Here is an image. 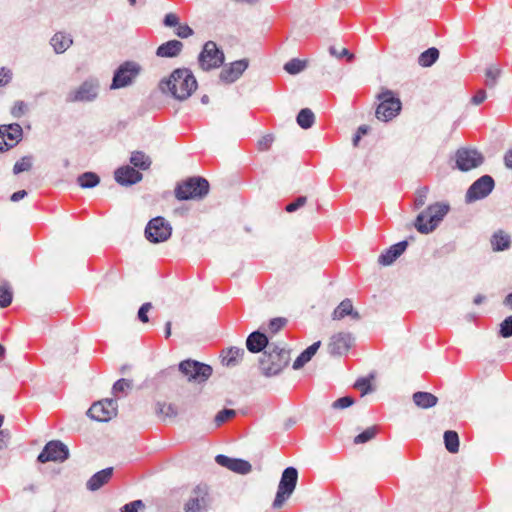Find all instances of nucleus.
<instances>
[{"label":"nucleus","mask_w":512,"mask_h":512,"mask_svg":"<svg viewBox=\"0 0 512 512\" xmlns=\"http://www.w3.org/2000/svg\"><path fill=\"white\" fill-rule=\"evenodd\" d=\"M197 88V81L193 73L187 68L174 70L167 80L160 82L163 93H170L179 101L186 100Z\"/></svg>","instance_id":"obj_1"},{"label":"nucleus","mask_w":512,"mask_h":512,"mask_svg":"<svg viewBox=\"0 0 512 512\" xmlns=\"http://www.w3.org/2000/svg\"><path fill=\"white\" fill-rule=\"evenodd\" d=\"M449 210L450 206L447 203L436 202L431 204L418 214L414 226L418 232L429 234L439 226Z\"/></svg>","instance_id":"obj_2"},{"label":"nucleus","mask_w":512,"mask_h":512,"mask_svg":"<svg viewBox=\"0 0 512 512\" xmlns=\"http://www.w3.org/2000/svg\"><path fill=\"white\" fill-rule=\"evenodd\" d=\"M289 362V352L271 343L260 359V369L267 377L278 375Z\"/></svg>","instance_id":"obj_3"},{"label":"nucleus","mask_w":512,"mask_h":512,"mask_svg":"<svg viewBox=\"0 0 512 512\" xmlns=\"http://www.w3.org/2000/svg\"><path fill=\"white\" fill-rule=\"evenodd\" d=\"M142 71V67L135 61H125L114 71L110 90H118L131 87L135 84Z\"/></svg>","instance_id":"obj_4"},{"label":"nucleus","mask_w":512,"mask_h":512,"mask_svg":"<svg viewBox=\"0 0 512 512\" xmlns=\"http://www.w3.org/2000/svg\"><path fill=\"white\" fill-rule=\"evenodd\" d=\"M209 192V182L202 177H191L175 188L178 200L202 199Z\"/></svg>","instance_id":"obj_5"},{"label":"nucleus","mask_w":512,"mask_h":512,"mask_svg":"<svg viewBox=\"0 0 512 512\" xmlns=\"http://www.w3.org/2000/svg\"><path fill=\"white\" fill-rule=\"evenodd\" d=\"M298 480V471L294 467H287L281 475L276 497L273 502L274 508H281L285 501L292 495Z\"/></svg>","instance_id":"obj_6"},{"label":"nucleus","mask_w":512,"mask_h":512,"mask_svg":"<svg viewBox=\"0 0 512 512\" xmlns=\"http://www.w3.org/2000/svg\"><path fill=\"white\" fill-rule=\"evenodd\" d=\"M179 372L189 382L203 383L212 375V367L196 360L187 359L179 363Z\"/></svg>","instance_id":"obj_7"},{"label":"nucleus","mask_w":512,"mask_h":512,"mask_svg":"<svg viewBox=\"0 0 512 512\" xmlns=\"http://www.w3.org/2000/svg\"><path fill=\"white\" fill-rule=\"evenodd\" d=\"M225 60L223 51L213 41H207L198 56L199 66L204 71L219 68Z\"/></svg>","instance_id":"obj_8"},{"label":"nucleus","mask_w":512,"mask_h":512,"mask_svg":"<svg viewBox=\"0 0 512 512\" xmlns=\"http://www.w3.org/2000/svg\"><path fill=\"white\" fill-rule=\"evenodd\" d=\"M171 234L170 223L160 216L151 219L145 228V236L152 243L165 242L171 237Z\"/></svg>","instance_id":"obj_9"},{"label":"nucleus","mask_w":512,"mask_h":512,"mask_svg":"<svg viewBox=\"0 0 512 512\" xmlns=\"http://www.w3.org/2000/svg\"><path fill=\"white\" fill-rule=\"evenodd\" d=\"M381 100L380 104L376 109V117L382 121H389L401 110V102L398 98H395L392 91L386 90L379 95Z\"/></svg>","instance_id":"obj_10"},{"label":"nucleus","mask_w":512,"mask_h":512,"mask_svg":"<svg viewBox=\"0 0 512 512\" xmlns=\"http://www.w3.org/2000/svg\"><path fill=\"white\" fill-rule=\"evenodd\" d=\"M210 505L208 488L204 485L196 486L190 493L184 505L185 512H206Z\"/></svg>","instance_id":"obj_11"},{"label":"nucleus","mask_w":512,"mask_h":512,"mask_svg":"<svg viewBox=\"0 0 512 512\" xmlns=\"http://www.w3.org/2000/svg\"><path fill=\"white\" fill-rule=\"evenodd\" d=\"M68 457V447L59 440H52L45 445L37 459L41 463L49 461L64 462Z\"/></svg>","instance_id":"obj_12"},{"label":"nucleus","mask_w":512,"mask_h":512,"mask_svg":"<svg viewBox=\"0 0 512 512\" xmlns=\"http://www.w3.org/2000/svg\"><path fill=\"white\" fill-rule=\"evenodd\" d=\"M456 167L461 171H469L479 167L483 161V155L476 149L460 148L455 155Z\"/></svg>","instance_id":"obj_13"},{"label":"nucleus","mask_w":512,"mask_h":512,"mask_svg":"<svg viewBox=\"0 0 512 512\" xmlns=\"http://www.w3.org/2000/svg\"><path fill=\"white\" fill-rule=\"evenodd\" d=\"M494 180L489 175H483L477 179L466 192V202L472 203L474 201L487 197L494 188Z\"/></svg>","instance_id":"obj_14"},{"label":"nucleus","mask_w":512,"mask_h":512,"mask_svg":"<svg viewBox=\"0 0 512 512\" xmlns=\"http://www.w3.org/2000/svg\"><path fill=\"white\" fill-rule=\"evenodd\" d=\"M354 337L349 332H338L330 337L327 349L332 356H342L352 347Z\"/></svg>","instance_id":"obj_15"},{"label":"nucleus","mask_w":512,"mask_h":512,"mask_svg":"<svg viewBox=\"0 0 512 512\" xmlns=\"http://www.w3.org/2000/svg\"><path fill=\"white\" fill-rule=\"evenodd\" d=\"M248 65L249 62L247 59L234 61L222 69L219 78L222 82L231 84L240 78L248 68Z\"/></svg>","instance_id":"obj_16"},{"label":"nucleus","mask_w":512,"mask_h":512,"mask_svg":"<svg viewBox=\"0 0 512 512\" xmlns=\"http://www.w3.org/2000/svg\"><path fill=\"white\" fill-rule=\"evenodd\" d=\"M96 96V86L92 80L85 81L78 89L71 91L66 100L68 102L91 101Z\"/></svg>","instance_id":"obj_17"},{"label":"nucleus","mask_w":512,"mask_h":512,"mask_svg":"<svg viewBox=\"0 0 512 512\" xmlns=\"http://www.w3.org/2000/svg\"><path fill=\"white\" fill-rule=\"evenodd\" d=\"M143 175L134 167L122 166L115 171V180L122 186H131L140 182Z\"/></svg>","instance_id":"obj_18"},{"label":"nucleus","mask_w":512,"mask_h":512,"mask_svg":"<svg viewBox=\"0 0 512 512\" xmlns=\"http://www.w3.org/2000/svg\"><path fill=\"white\" fill-rule=\"evenodd\" d=\"M407 246L408 242L406 240L392 245L380 254L378 257V263L382 266H389L393 264L394 261L405 252Z\"/></svg>","instance_id":"obj_19"},{"label":"nucleus","mask_w":512,"mask_h":512,"mask_svg":"<svg viewBox=\"0 0 512 512\" xmlns=\"http://www.w3.org/2000/svg\"><path fill=\"white\" fill-rule=\"evenodd\" d=\"M346 316H350L352 320H360V314L353 308L352 301L348 298L340 302L332 313L333 320H341Z\"/></svg>","instance_id":"obj_20"},{"label":"nucleus","mask_w":512,"mask_h":512,"mask_svg":"<svg viewBox=\"0 0 512 512\" xmlns=\"http://www.w3.org/2000/svg\"><path fill=\"white\" fill-rule=\"evenodd\" d=\"M270 345L267 336L260 331L252 332L246 340V347L251 353L261 352L264 348L268 349Z\"/></svg>","instance_id":"obj_21"},{"label":"nucleus","mask_w":512,"mask_h":512,"mask_svg":"<svg viewBox=\"0 0 512 512\" xmlns=\"http://www.w3.org/2000/svg\"><path fill=\"white\" fill-rule=\"evenodd\" d=\"M98 407L101 413L98 414V422H108L117 415L118 404L116 399L98 400Z\"/></svg>","instance_id":"obj_22"},{"label":"nucleus","mask_w":512,"mask_h":512,"mask_svg":"<svg viewBox=\"0 0 512 512\" xmlns=\"http://www.w3.org/2000/svg\"><path fill=\"white\" fill-rule=\"evenodd\" d=\"M183 48V43L179 40H169L161 44L157 50L156 55L163 58H173L180 54Z\"/></svg>","instance_id":"obj_23"},{"label":"nucleus","mask_w":512,"mask_h":512,"mask_svg":"<svg viewBox=\"0 0 512 512\" xmlns=\"http://www.w3.org/2000/svg\"><path fill=\"white\" fill-rule=\"evenodd\" d=\"M1 128L2 133L5 134L6 150L14 147L21 140L23 131L19 124L14 123Z\"/></svg>","instance_id":"obj_24"},{"label":"nucleus","mask_w":512,"mask_h":512,"mask_svg":"<svg viewBox=\"0 0 512 512\" xmlns=\"http://www.w3.org/2000/svg\"><path fill=\"white\" fill-rule=\"evenodd\" d=\"M245 354V350L239 347H230L226 350L222 351V364L227 367H235L238 365L243 356Z\"/></svg>","instance_id":"obj_25"},{"label":"nucleus","mask_w":512,"mask_h":512,"mask_svg":"<svg viewBox=\"0 0 512 512\" xmlns=\"http://www.w3.org/2000/svg\"><path fill=\"white\" fill-rule=\"evenodd\" d=\"M413 401L416 406L422 409H428L437 404L438 398L429 392L419 391L413 394Z\"/></svg>","instance_id":"obj_26"},{"label":"nucleus","mask_w":512,"mask_h":512,"mask_svg":"<svg viewBox=\"0 0 512 512\" xmlns=\"http://www.w3.org/2000/svg\"><path fill=\"white\" fill-rule=\"evenodd\" d=\"M321 345L320 341H317L306 348L294 361L293 369L298 370L302 368L311 358L316 354L317 350Z\"/></svg>","instance_id":"obj_27"},{"label":"nucleus","mask_w":512,"mask_h":512,"mask_svg":"<svg viewBox=\"0 0 512 512\" xmlns=\"http://www.w3.org/2000/svg\"><path fill=\"white\" fill-rule=\"evenodd\" d=\"M511 244L510 236L502 230L495 232L491 237V245L494 251L509 249Z\"/></svg>","instance_id":"obj_28"},{"label":"nucleus","mask_w":512,"mask_h":512,"mask_svg":"<svg viewBox=\"0 0 512 512\" xmlns=\"http://www.w3.org/2000/svg\"><path fill=\"white\" fill-rule=\"evenodd\" d=\"M72 39L69 35L63 33H56L51 39V45L56 53L65 52L72 44Z\"/></svg>","instance_id":"obj_29"},{"label":"nucleus","mask_w":512,"mask_h":512,"mask_svg":"<svg viewBox=\"0 0 512 512\" xmlns=\"http://www.w3.org/2000/svg\"><path fill=\"white\" fill-rule=\"evenodd\" d=\"M133 388V381L130 379L121 378L117 380L112 387V394L116 398L125 397Z\"/></svg>","instance_id":"obj_30"},{"label":"nucleus","mask_w":512,"mask_h":512,"mask_svg":"<svg viewBox=\"0 0 512 512\" xmlns=\"http://www.w3.org/2000/svg\"><path fill=\"white\" fill-rule=\"evenodd\" d=\"M439 58V50L435 47L428 48L418 57V64L421 67H431Z\"/></svg>","instance_id":"obj_31"},{"label":"nucleus","mask_w":512,"mask_h":512,"mask_svg":"<svg viewBox=\"0 0 512 512\" xmlns=\"http://www.w3.org/2000/svg\"><path fill=\"white\" fill-rule=\"evenodd\" d=\"M502 74V70L500 67L496 65H491L485 69V85L489 89H494L498 80Z\"/></svg>","instance_id":"obj_32"},{"label":"nucleus","mask_w":512,"mask_h":512,"mask_svg":"<svg viewBox=\"0 0 512 512\" xmlns=\"http://www.w3.org/2000/svg\"><path fill=\"white\" fill-rule=\"evenodd\" d=\"M156 414L163 418H175L178 414L177 407L172 403L157 402L155 405Z\"/></svg>","instance_id":"obj_33"},{"label":"nucleus","mask_w":512,"mask_h":512,"mask_svg":"<svg viewBox=\"0 0 512 512\" xmlns=\"http://www.w3.org/2000/svg\"><path fill=\"white\" fill-rule=\"evenodd\" d=\"M130 163L134 166V168H139L141 170H147L152 161L148 155H146L142 151H135L131 154Z\"/></svg>","instance_id":"obj_34"},{"label":"nucleus","mask_w":512,"mask_h":512,"mask_svg":"<svg viewBox=\"0 0 512 512\" xmlns=\"http://www.w3.org/2000/svg\"><path fill=\"white\" fill-rule=\"evenodd\" d=\"M297 124L303 129L312 127L315 121V115L309 108L301 109L296 118Z\"/></svg>","instance_id":"obj_35"},{"label":"nucleus","mask_w":512,"mask_h":512,"mask_svg":"<svg viewBox=\"0 0 512 512\" xmlns=\"http://www.w3.org/2000/svg\"><path fill=\"white\" fill-rule=\"evenodd\" d=\"M444 443L450 453H457L459 450V437L455 431L448 430L444 433Z\"/></svg>","instance_id":"obj_36"},{"label":"nucleus","mask_w":512,"mask_h":512,"mask_svg":"<svg viewBox=\"0 0 512 512\" xmlns=\"http://www.w3.org/2000/svg\"><path fill=\"white\" fill-rule=\"evenodd\" d=\"M251 470H252V466L248 461L243 460V459L233 458L231 471L238 473V474L245 475V474H248L249 472H251Z\"/></svg>","instance_id":"obj_37"},{"label":"nucleus","mask_w":512,"mask_h":512,"mask_svg":"<svg viewBox=\"0 0 512 512\" xmlns=\"http://www.w3.org/2000/svg\"><path fill=\"white\" fill-rule=\"evenodd\" d=\"M13 293L7 283L0 285V307H8L12 302Z\"/></svg>","instance_id":"obj_38"},{"label":"nucleus","mask_w":512,"mask_h":512,"mask_svg":"<svg viewBox=\"0 0 512 512\" xmlns=\"http://www.w3.org/2000/svg\"><path fill=\"white\" fill-rule=\"evenodd\" d=\"M305 66L306 63L304 61L292 59L284 65V70L291 75H295L303 71Z\"/></svg>","instance_id":"obj_39"},{"label":"nucleus","mask_w":512,"mask_h":512,"mask_svg":"<svg viewBox=\"0 0 512 512\" xmlns=\"http://www.w3.org/2000/svg\"><path fill=\"white\" fill-rule=\"evenodd\" d=\"M377 434V428L375 426L368 427L362 433L358 434L354 438L355 444H364L370 440H372Z\"/></svg>","instance_id":"obj_40"},{"label":"nucleus","mask_w":512,"mask_h":512,"mask_svg":"<svg viewBox=\"0 0 512 512\" xmlns=\"http://www.w3.org/2000/svg\"><path fill=\"white\" fill-rule=\"evenodd\" d=\"M236 415V411L233 409H223L218 412L214 418L215 426L219 427L229 419Z\"/></svg>","instance_id":"obj_41"},{"label":"nucleus","mask_w":512,"mask_h":512,"mask_svg":"<svg viewBox=\"0 0 512 512\" xmlns=\"http://www.w3.org/2000/svg\"><path fill=\"white\" fill-rule=\"evenodd\" d=\"M78 183L83 188H91L96 186V174L93 172H86L78 177Z\"/></svg>","instance_id":"obj_42"},{"label":"nucleus","mask_w":512,"mask_h":512,"mask_svg":"<svg viewBox=\"0 0 512 512\" xmlns=\"http://www.w3.org/2000/svg\"><path fill=\"white\" fill-rule=\"evenodd\" d=\"M31 167H32V157L25 156L15 163L13 172H14V174H19L21 172L30 170Z\"/></svg>","instance_id":"obj_43"},{"label":"nucleus","mask_w":512,"mask_h":512,"mask_svg":"<svg viewBox=\"0 0 512 512\" xmlns=\"http://www.w3.org/2000/svg\"><path fill=\"white\" fill-rule=\"evenodd\" d=\"M113 472V467H108L98 471V489L107 484L111 480Z\"/></svg>","instance_id":"obj_44"},{"label":"nucleus","mask_w":512,"mask_h":512,"mask_svg":"<svg viewBox=\"0 0 512 512\" xmlns=\"http://www.w3.org/2000/svg\"><path fill=\"white\" fill-rule=\"evenodd\" d=\"M429 189L428 187H421L416 191L415 200H414V206L416 209L421 208L424 206L427 200Z\"/></svg>","instance_id":"obj_45"},{"label":"nucleus","mask_w":512,"mask_h":512,"mask_svg":"<svg viewBox=\"0 0 512 512\" xmlns=\"http://www.w3.org/2000/svg\"><path fill=\"white\" fill-rule=\"evenodd\" d=\"M499 333L503 338H509L512 336V315L502 321Z\"/></svg>","instance_id":"obj_46"},{"label":"nucleus","mask_w":512,"mask_h":512,"mask_svg":"<svg viewBox=\"0 0 512 512\" xmlns=\"http://www.w3.org/2000/svg\"><path fill=\"white\" fill-rule=\"evenodd\" d=\"M145 504L142 500H135L130 503L125 504L120 512H139V510L144 509Z\"/></svg>","instance_id":"obj_47"},{"label":"nucleus","mask_w":512,"mask_h":512,"mask_svg":"<svg viewBox=\"0 0 512 512\" xmlns=\"http://www.w3.org/2000/svg\"><path fill=\"white\" fill-rule=\"evenodd\" d=\"M354 404V399L350 396H344L332 403L333 409H345Z\"/></svg>","instance_id":"obj_48"},{"label":"nucleus","mask_w":512,"mask_h":512,"mask_svg":"<svg viewBox=\"0 0 512 512\" xmlns=\"http://www.w3.org/2000/svg\"><path fill=\"white\" fill-rule=\"evenodd\" d=\"M151 309H152V304L150 302H146V303L142 304L137 313V318L139 319V321H141L142 323H148L149 322L148 312Z\"/></svg>","instance_id":"obj_49"},{"label":"nucleus","mask_w":512,"mask_h":512,"mask_svg":"<svg viewBox=\"0 0 512 512\" xmlns=\"http://www.w3.org/2000/svg\"><path fill=\"white\" fill-rule=\"evenodd\" d=\"M307 202V197L300 196L295 201L289 203L285 210L289 213L297 211L299 208L303 207Z\"/></svg>","instance_id":"obj_50"},{"label":"nucleus","mask_w":512,"mask_h":512,"mask_svg":"<svg viewBox=\"0 0 512 512\" xmlns=\"http://www.w3.org/2000/svg\"><path fill=\"white\" fill-rule=\"evenodd\" d=\"M329 52L332 56L341 58V57H347L348 61H352L354 59V55L351 54L346 48L341 49L338 51L334 46H331L329 48Z\"/></svg>","instance_id":"obj_51"},{"label":"nucleus","mask_w":512,"mask_h":512,"mask_svg":"<svg viewBox=\"0 0 512 512\" xmlns=\"http://www.w3.org/2000/svg\"><path fill=\"white\" fill-rule=\"evenodd\" d=\"M287 320L285 318H274L269 322V330L272 333H277L285 324Z\"/></svg>","instance_id":"obj_52"},{"label":"nucleus","mask_w":512,"mask_h":512,"mask_svg":"<svg viewBox=\"0 0 512 512\" xmlns=\"http://www.w3.org/2000/svg\"><path fill=\"white\" fill-rule=\"evenodd\" d=\"M215 461L218 465L222 466V467H225L229 470H231L232 468V461H233V458H230L226 455H222V454H219L215 457Z\"/></svg>","instance_id":"obj_53"},{"label":"nucleus","mask_w":512,"mask_h":512,"mask_svg":"<svg viewBox=\"0 0 512 512\" xmlns=\"http://www.w3.org/2000/svg\"><path fill=\"white\" fill-rule=\"evenodd\" d=\"M175 34L180 38H187L193 34V30L188 25L178 24Z\"/></svg>","instance_id":"obj_54"},{"label":"nucleus","mask_w":512,"mask_h":512,"mask_svg":"<svg viewBox=\"0 0 512 512\" xmlns=\"http://www.w3.org/2000/svg\"><path fill=\"white\" fill-rule=\"evenodd\" d=\"M355 387L360 389L363 395L371 391L370 381L366 378H361L357 380L355 383Z\"/></svg>","instance_id":"obj_55"},{"label":"nucleus","mask_w":512,"mask_h":512,"mask_svg":"<svg viewBox=\"0 0 512 512\" xmlns=\"http://www.w3.org/2000/svg\"><path fill=\"white\" fill-rule=\"evenodd\" d=\"M163 23L167 27H175L179 24V18L173 13H168L165 15Z\"/></svg>","instance_id":"obj_56"},{"label":"nucleus","mask_w":512,"mask_h":512,"mask_svg":"<svg viewBox=\"0 0 512 512\" xmlns=\"http://www.w3.org/2000/svg\"><path fill=\"white\" fill-rule=\"evenodd\" d=\"M26 108H27V106L23 101H17V102H15V104L12 108V114L15 117H20L25 113Z\"/></svg>","instance_id":"obj_57"},{"label":"nucleus","mask_w":512,"mask_h":512,"mask_svg":"<svg viewBox=\"0 0 512 512\" xmlns=\"http://www.w3.org/2000/svg\"><path fill=\"white\" fill-rule=\"evenodd\" d=\"M272 142H273V136L266 135V136H263L259 140L258 145L261 150H267L271 146Z\"/></svg>","instance_id":"obj_58"},{"label":"nucleus","mask_w":512,"mask_h":512,"mask_svg":"<svg viewBox=\"0 0 512 512\" xmlns=\"http://www.w3.org/2000/svg\"><path fill=\"white\" fill-rule=\"evenodd\" d=\"M11 77H12L11 71L3 68L0 71V86L6 85L11 80Z\"/></svg>","instance_id":"obj_59"},{"label":"nucleus","mask_w":512,"mask_h":512,"mask_svg":"<svg viewBox=\"0 0 512 512\" xmlns=\"http://www.w3.org/2000/svg\"><path fill=\"white\" fill-rule=\"evenodd\" d=\"M487 98V94L485 90H478L476 94L472 97V103L475 105L481 104Z\"/></svg>","instance_id":"obj_60"},{"label":"nucleus","mask_w":512,"mask_h":512,"mask_svg":"<svg viewBox=\"0 0 512 512\" xmlns=\"http://www.w3.org/2000/svg\"><path fill=\"white\" fill-rule=\"evenodd\" d=\"M9 438V433L6 430L0 431V450L6 447L7 440Z\"/></svg>","instance_id":"obj_61"},{"label":"nucleus","mask_w":512,"mask_h":512,"mask_svg":"<svg viewBox=\"0 0 512 512\" xmlns=\"http://www.w3.org/2000/svg\"><path fill=\"white\" fill-rule=\"evenodd\" d=\"M27 195V192L25 190H19L12 194L11 201L17 202L20 199L24 198Z\"/></svg>","instance_id":"obj_62"},{"label":"nucleus","mask_w":512,"mask_h":512,"mask_svg":"<svg viewBox=\"0 0 512 512\" xmlns=\"http://www.w3.org/2000/svg\"><path fill=\"white\" fill-rule=\"evenodd\" d=\"M87 487L91 491H96V474L92 475L87 482Z\"/></svg>","instance_id":"obj_63"},{"label":"nucleus","mask_w":512,"mask_h":512,"mask_svg":"<svg viewBox=\"0 0 512 512\" xmlns=\"http://www.w3.org/2000/svg\"><path fill=\"white\" fill-rule=\"evenodd\" d=\"M504 162L507 168L512 169V150L505 154Z\"/></svg>","instance_id":"obj_64"}]
</instances>
